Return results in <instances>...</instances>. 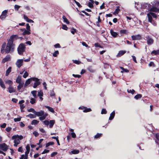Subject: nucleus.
I'll list each match as a JSON object with an SVG mask.
<instances>
[{"mask_svg": "<svg viewBox=\"0 0 159 159\" xmlns=\"http://www.w3.org/2000/svg\"><path fill=\"white\" fill-rule=\"evenodd\" d=\"M15 48V44L7 42V44L6 43L2 44L1 49V52L3 53L5 52L6 53H12L13 52Z\"/></svg>", "mask_w": 159, "mask_h": 159, "instance_id": "nucleus-1", "label": "nucleus"}, {"mask_svg": "<svg viewBox=\"0 0 159 159\" xmlns=\"http://www.w3.org/2000/svg\"><path fill=\"white\" fill-rule=\"evenodd\" d=\"M23 138V136L21 135H16L13 136L12 137V139L14 140V146L16 147L17 145L20 143V140L22 139Z\"/></svg>", "mask_w": 159, "mask_h": 159, "instance_id": "nucleus-2", "label": "nucleus"}, {"mask_svg": "<svg viewBox=\"0 0 159 159\" xmlns=\"http://www.w3.org/2000/svg\"><path fill=\"white\" fill-rule=\"evenodd\" d=\"M147 15L148 17V21L151 23L153 25L156 26V23L152 20V17H153L154 18H156L157 17L156 15L153 12H149L147 14Z\"/></svg>", "mask_w": 159, "mask_h": 159, "instance_id": "nucleus-3", "label": "nucleus"}, {"mask_svg": "<svg viewBox=\"0 0 159 159\" xmlns=\"http://www.w3.org/2000/svg\"><path fill=\"white\" fill-rule=\"evenodd\" d=\"M25 45L22 43H20L17 48L18 54L20 55H22L23 52L25 51Z\"/></svg>", "mask_w": 159, "mask_h": 159, "instance_id": "nucleus-4", "label": "nucleus"}, {"mask_svg": "<svg viewBox=\"0 0 159 159\" xmlns=\"http://www.w3.org/2000/svg\"><path fill=\"white\" fill-rule=\"evenodd\" d=\"M43 123L47 126L49 125L50 128H52L55 123V120H50L49 121L48 120H45L43 121Z\"/></svg>", "mask_w": 159, "mask_h": 159, "instance_id": "nucleus-5", "label": "nucleus"}, {"mask_svg": "<svg viewBox=\"0 0 159 159\" xmlns=\"http://www.w3.org/2000/svg\"><path fill=\"white\" fill-rule=\"evenodd\" d=\"M18 38V36L17 35H13L11 36L8 42L13 43V42Z\"/></svg>", "mask_w": 159, "mask_h": 159, "instance_id": "nucleus-6", "label": "nucleus"}, {"mask_svg": "<svg viewBox=\"0 0 159 159\" xmlns=\"http://www.w3.org/2000/svg\"><path fill=\"white\" fill-rule=\"evenodd\" d=\"M32 80L34 81L33 87L34 88H36L40 84V82L39 81V79L37 78H32Z\"/></svg>", "mask_w": 159, "mask_h": 159, "instance_id": "nucleus-7", "label": "nucleus"}, {"mask_svg": "<svg viewBox=\"0 0 159 159\" xmlns=\"http://www.w3.org/2000/svg\"><path fill=\"white\" fill-rule=\"evenodd\" d=\"M23 59H18L16 63L17 67L19 68L20 67L23 65Z\"/></svg>", "mask_w": 159, "mask_h": 159, "instance_id": "nucleus-8", "label": "nucleus"}, {"mask_svg": "<svg viewBox=\"0 0 159 159\" xmlns=\"http://www.w3.org/2000/svg\"><path fill=\"white\" fill-rule=\"evenodd\" d=\"M8 149V147L7 145L5 143L0 144V149L4 151H6Z\"/></svg>", "mask_w": 159, "mask_h": 159, "instance_id": "nucleus-9", "label": "nucleus"}, {"mask_svg": "<svg viewBox=\"0 0 159 159\" xmlns=\"http://www.w3.org/2000/svg\"><path fill=\"white\" fill-rule=\"evenodd\" d=\"M7 12V10H5L4 11H3L0 16V18L1 19H5L6 17Z\"/></svg>", "mask_w": 159, "mask_h": 159, "instance_id": "nucleus-10", "label": "nucleus"}, {"mask_svg": "<svg viewBox=\"0 0 159 159\" xmlns=\"http://www.w3.org/2000/svg\"><path fill=\"white\" fill-rule=\"evenodd\" d=\"M147 43L149 45L152 44L153 43V39L149 36L146 37Z\"/></svg>", "mask_w": 159, "mask_h": 159, "instance_id": "nucleus-11", "label": "nucleus"}, {"mask_svg": "<svg viewBox=\"0 0 159 159\" xmlns=\"http://www.w3.org/2000/svg\"><path fill=\"white\" fill-rule=\"evenodd\" d=\"M150 7L151 6L150 4L145 3L142 5L141 8L143 9H146L149 11Z\"/></svg>", "mask_w": 159, "mask_h": 159, "instance_id": "nucleus-12", "label": "nucleus"}, {"mask_svg": "<svg viewBox=\"0 0 159 159\" xmlns=\"http://www.w3.org/2000/svg\"><path fill=\"white\" fill-rule=\"evenodd\" d=\"M149 11H150V12H157L159 11V9L154 6L152 8L150 7Z\"/></svg>", "mask_w": 159, "mask_h": 159, "instance_id": "nucleus-13", "label": "nucleus"}, {"mask_svg": "<svg viewBox=\"0 0 159 159\" xmlns=\"http://www.w3.org/2000/svg\"><path fill=\"white\" fill-rule=\"evenodd\" d=\"M44 114V111H36L35 112L34 114L35 116H42Z\"/></svg>", "mask_w": 159, "mask_h": 159, "instance_id": "nucleus-14", "label": "nucleus"}, {"mask_svg": "<svg viewBox=\"0 0 159 159\" xmlns=\"http://www.w3.org/2000/svg\"><path fill=\"white\" fill-rule=\"evenodd\" d=\"M131 37L133 40H139L141 39V36L139 34L135 35H133L131 36Z\"/></svg>", "mask_w": 159, "mask_h": 159, "instance_id": "nucleus-15", "label": "nucleus"}, {"mask_svg": "<svg viewBox=\"0 0 159 159\" xmlns=\"http://www.w3.org/2000/svg\"><path fill=\"white\" fill-rule=\"evenodd\" d=\"M23 18L27 22L29 23H34V21L32 20L29 19L28 17L26 15H24L23 16Z\"/></svg>", "mask_w": 159, "mask_h": 159, "instance_id": "nucleus-16", "label": "nucleus"}, {"mask_svg": "<svg viewBox=\"0 0 159 159\" xmlns=\"http://www.w3.org/2000/svg\"><path fill=\"white\" fill-rule=\"evenodd\" d=\"M10 56L9 55H7L2 59V62L3 63H4L5 62L9 61L10 60Z\"/></svg>", "mask_w": 159, "mask_h": 159, "instance_id": "nucleus-17", "label": "nucleus"}, {"mask_svg": "<svg viewBox=\"0 0 159 159\" xmlns=\"http://www.w3.org/2000/svg\"><path fill=\"white\" fill-rule=\"evenodd\" d=\"M8 91L10 93H14L16 91V90L11 86H9L8 88Z\"/></svg>", "mask_w": 159, "mask_h": 159, "instance_id": "nucleus-18", "label": "nucleus"}, {"mask_svg": "<svg viewBox=\"0 0 159 159\" xmlns=\"http://www.w3.org/2000/svg\"><path fill=\"white\" fill-rule=\"evenodd\" d=\"M80 152V151L78 150H73L71 151L70 152H69V154H78Z\"/></svg>", "mask_w": 159, "mask_h": 159, "instance_id": "nucleus-19", "label": "nucleus"}, {"mask_svg": "<svg viewBox=\"0 0 159 159\" xmlns=\"http://www.w3.org/2000/svg\"><path fill=\"white\" fill-rule=\"evenodd\" d=\"M32 80V78L29 79L27 80L25 82V84L24 85L25 87L27 86L28 85L30 84Z\"/></svg>", "mask_w": 159, "mask_h": 159, "instance_id": "nucleus-20", "label": "nucleus"}, {"mask_svg": "<svg viewBox=\"0 0 159 159\" xmlns=\"http://www.w3.org/2000/svg\"><path fill=\"white\" fill-rule=\"evenodd\" d=\"M115 111H114L110 115V116L109 118V120H112L114 117L115 116Z\"/></svg>", "mask_w": 159, "mask_h": 159, "instance_id": "nucleus-21", "label": "nucleus"}, {"mask_svg": "<svg viewBox=\"0 0 159 159\" xmlns=\"http://www.w3.org/2000/svg\"><path fill=\"white\" fill-rule=\"evenodd\" d=\"M126 52V51H120L117 55V57H120L124 54Z\"/></svg>", "mask_w": 159, "mask_h": 159, "instance_id": "nucleus-22", "label": "nucleus"}, {"mask_svg": "<svg viewBox=\"0 0 159 159\" xmlns=\"http://www.w3.org/2000/svg\"><path fill=\"white\" fill-rule=\"evenodd\" d=\"M31 33L30 31L26 30L25 29L24 30V31L22 33V34L23 35H29Z\"/></svg>", "mask_w": 159, "mask_h": 159, "instance_id": "nucleus-23", "label": "nucleus"}, {"mask_svg": "<svg viewBox=\"0 0 159 159\" xmlns=\"http://www.w3.org/2000/svg\"><path fill=\"white\" fill-rule=\"evenodd\" d=\"M31 93L32 94L34 98H37V91L36 90H33L31 92Z\"/></svg>", "mask_w": 159, "mask_h": 159, "instance_id": "nucleus-24", "label": "nucleus"}, {"mask_svg": "<svg viewBox=\"0 0 159 159\" xmlns=\"http://www.w3.org/2000/svg\"><path fill=\"white\" fill-rule=\"evenodd\" d=\"M110 33L111 35L114 37H116L118 35L117 33L114 32L113 30H110Z\"/></svg>", "mask_w": 159, "mask_h": 159, "instance_id": "nucleus-25", "label": "nucleus"}, {"mask_svg": "<svg viewBox=\"0 0 159 159\" xmlns=\"http://www.w3.org/2000/svg\"><path fill=\"white\" fill-rule=\"evenodd\" d=\"M0 85L1 86L3 89L6 88L5 86L1 79L0 78Z\"/></svg>", "mask_w": 159, "mask_h": 159, "instance_id": "nucleus-26", "label": "nucleus"}, {"mask_svg": "<svg viewBox=\"0 0 159 159\" xmlns=\"http://www.w3.org/2000/svg\"><path fill=\"white\" fill-rule=\"evenodd\" d=\"M62 18L63 20V21L65 23H66L67 24H69L70 23L69 21L65 16H62Z\"/></svg>", "mask_w": 159, "mask_h": 159, "instance_id": "nucleus-27", "label": "nucleus"}, {"mask_svg": "<svg viewBox=\"0 0 159 159\" xmlns=\"http://www.w3.org/2000/svg\"><path fill=\"white\" fill-rule=\"evenodd\" d=\"M45 107L47 108L50 111L53 113L54 112V111L52 107L48 106H45Z\"/></svg>", "mask_w": 159, "mask_h": 159, "instance_id": "nucleus-28", "label": "nucleus"}, {"mask_svg": "<svg viewBox=\"0 0 159 159\" xmlns=\"http://www.w3.org/2000/svg\"><path fill=\"white\" fill-rule=\"evenodd\" d=\"M21 76L20 75H19L18 76L16 80V82L18 84L21 83Z\"/></svg>", "mask_w": 159, "mask_h": 159, "instance_id": "nucleus-29", "label": "nucleus"}, {"mask_svg": "<svg viewBox=\"0 0 159 159\" xmlns=\"http://www.w3.org/2000/svg\"><path fill=\"white\" fill-rule=\"evenodd\" d=\"M48 114H44L42 116H41L39 117V119L40 120H44L46 117L47 116Z\"/></svg>", "mask_w": 159, "mask_h": 159, "instance_id": "nucleus-30", "label": "nucleus"}, {"mask_svg": "<svg viewBox=\"0 0 159 159\" xmlns=\"http://www.w3.org/2000/svg\"><path fill=\"white\" fill-rule=\"evenodd\" d=\"M35 98H31L30 100V102L32 104H34L36 102V100L35 99Z\"/></svg>", "mask_w": 159, "mask_h": 159, "instance_id": "nucleus-31", "label": "nucleus"}, {"mask_svg": "<svg viewBox=\"0 0 159 159\" xmlns=\"http://www.w3.org/2000/svg\"><path fill=\"white\" fill-rule=\"evenodd\" d=\"M11 67H9L6 71V76H7L9 74L11 71Z\"/></svg>", "mask_w": 159, "mask_h": 159, "instance_id": "nucleus-32", "label": "nucleus"}, {"mask_svg": "<svg viewBox=\"0 0 159 159\" xmlns=\"http://www.w3.org/2000/svg\"><path fill=\"white\" fill-rule=\"evenodd\" d=\"M92 111L91 109L90 108H88L86 107H84V109L83 110L84 112H87L91 111Z\"/></svg>", "mask_w": 159, "mask_h": 159, "instance_id": "nucleus-33", "label": "nucleus"}, {"mask_svg": "<svg viewBox=\"0 0 159 159\" xmlns=\"http://www.w3.org/2000/svg\"><path fill=\"white\" fill-rule=\"evenodd\" d=\"M39 121L36 120H34L32 121L31 124L32 125H35L38 124Z\"/></svg>", "mask_w": 159, "mask_h": 159, "instance_id": "nucleus-34", "label": "nucleus"}, {"mask_svg": "<svg viewBox=\"0 0 159 159\" xmlns=\"http://www.w3.org/2000/svg\"><path fill=\"white\" fill-rule=\"evenodd\" d=\"M120 11V8L119 7H117L115 11L114 12V14L116 15L117 14L119 11Z\"/></svg>", "mask_w": 159, "mask_h": 159, "instance_id": "nucleus-35", "label": "nucleus"}, {"mask_svg": "<svg viewBox=\"0 0 159 159\" xmlns=\"http://www.w3.org/2000/svg\"><path fill=\"white\" fill-rule=\"evenodd\" d=\"M23 86V83H19V85L17 86V90L19 91H20V89Z\"/></svg>", "mask_w": 159, "mask_h": 159, "instance_id": "nucleus-36", "label": "nucleus"}, {"mask_svg": "<svg viewBox=\"0 0 159 159\" xmlns=\"http://www.w3.org/2000/svg\"><path fill=\"white\" fill-rule=\"evenodd\" d=\"M151 53L152 54H154L155 55L159 54V50H154L151 52Z\"/></svg>", "mask_w": 159, "mask_h": 159, "instance_id": "nucleus-37", "label": "nucleus"}, {"mask_svg": "<svg viewBox=\"0 0 159 159\" xmlns=\"http://www.w3.org/2000/svg\"><path fill=\"white\" fill-rule=\"evenodd\" d=\"M6 83L9 85V86H11L13 84V82L12 81L10 80H7L6 81Z\"/></svg>", "mask_w": 159, "mask_h": 159, "instance_id": "nucleus-38", "label": "nucleus"}, {"mask_svg": "<svg viewBox=\"0 0 159 159\" xmlns=\"http://www.w3.org/2000/svg\"><path fill=\"white\" fill-rule=\"evenodd\" d=\"M59 54V52L58 51H55V52L53 53L52 55L54 57H57Z\"/></svg>", "mask_w": 159, "mask_h": 159, "instance_id": "nucleus-39", "label": "nucleus"}, {"mask_svg": "<svg viewBox=\"0 0 159 159\" xmlns=\"http://www.w3.org/2000/svg\"><path fill=\"white\" fill-rule=\"evenodd\" d=\"M142 97V95L141 94H138L136 96H135L134 98L136 99H139L140 98Z\"/></svg>", "mask_w": 159, "mask_h": 159, "instance_id": "nucleus-40", "label": "nucleus"}, {"mask_svg": "<svg viewBox=\"0 0 159 159\" xmlns=\"http://www.w3.org/2000/svg\"><path fill=\"white\" fill-rule=\"evenodd\" d=\"M27 116L30 118H35L36 117L35 115H34L32 114H29Z\"/></svg>", "mask_w": 159, "mask_h": 159, "instance_id": "nucleus-41", "label": "nucleus"}, {"mask_svg": "<svg viewBox=\"0 0 159 159\" xmlns=\"http://www.w3.org/2000/svg\"><path fill=\"white\" fill-rule=\"evenodd\" d=\"M38 96H43V93L41 90H39L38 91Z\"/></svg>", "mask_w": 159, "mask_h": 159, "instance_id": "nucleus-42", "label": "nucleus"}, {"mask_svg": "<svg viewBox=\"0 0 159 159\" xmlns=\"http://www.w3.org/2000/svg\"><path fill=\"white\" fill-rule=\"evenodd\" d=\"M127 91L128 93H131L132 94H134V93L135 92V91L133 89H128Z\"/></svg>", "mask_w": 159, "mask_h": 159, "instance_id": "nucleus-43", "label": "nucleus"}, {"mask_svg": "<svg viewBox=\"0 0 159 159\" xmlns=\"http://www.w3.org/2000/svg\"><path fill=\"white\" fill-rule=\"evenodd\" d=\"M72 61L74 63L76 64L79 65L81 63V62L79 60H73Z\"/></svg>", "mask_w": 159, "mask_h": 159, "instance_id": "nucleus-44", "label": "nucleus"}, {"mask_svg": "<svg viewBox=\"0 0 159 159\" xmlns=\"http://www.w3.org/2000/svg\"><path fill=\"white\" fill-rule=\"evenodd\" d=\"M20 107L21 112H23V109L25 107L24 105V104L20 105Z\"/></svg>", "mask_w": 159, "mask_h": 159, "instance_id": "nucleus-45", "label": "nucleus"}, {"mask_svg": "<svg viewBox=\"0 0 159 159\" xmlns=\"http://www.w3.org/2000/svg\"><path fill=\"white\" fill-rule=\"evenodd\" d=\"M102 135V134L98 133L95 136L94 138L96 139H97L101 137Z\"/></svg>", "mask_w": 159, "mask_h": 159, "instance_id": "nucleus-46", "label": "nucleus"}, {"mask_svg": "<svg viewBox=\"0 0 159 159\" xmlns=\"http://www.w3.org/2000/svg\"><path fill=\"white\" fill-rule=\"evenodd\" d=\"M29 75V74L27 72L25 71L24 74V75L23 76V77L24 78H27Z\"/></svg>", "mask_w": 159, "mask_h": 159, "instance_id": "nucleus-47", "label": "nucleus"}, {"mask_svg": "<svg viewBox=\"0 0 159 159\" xmlns=\"http://www.w3.org/2000/svg\"><path fill=\"white\" fill-rule=\"evenodd\" d=\"M76 31V29L74 28H72L71 30V32L73 34H74Z\"/></svg>", "mask_w": 159, "mask_h": 159, "instance_id": "nucleus-48", "label": "nucleus"}, {"mask_svg": "<svg viewBox=\"0 0 159 159\" xmlns=\"http://www.w3.org/2000/svg\"><path fill=\"white\" fill-rule=\"evenodd\" d=\"M21 117H19L17 118H15L14 119V121L15 122L20 121L21 120Z\"/></svg>", "mask_w": 159, "mask_h": 159, "instance_id": "nucleus-49", "label": "nucleus"}, {"mask_svg": "<svg viewBox=\"0 0 159 159\" xmlns=\"http://www.w3.org/2000/svg\"><path fill=\"white\" fill-rule=\"evenodd\" d=\"M26 30H27L30 32V26L29 24L27 23L26 24Z\"/></svg>", "mask_w": 159, "mask_h": 159, "instance_id": "nucleus-50", "label": "nucleus"}, {"mask_svg": "<svg viewBox=\"0 0 159 159\" xmlns=\"http://www.w3.org/2000/svg\"><path fill=\"white\" fill-rule=\"evenodd\" d=\"M53 144H54V143L53 142H49L46 144V147L47 148V147H49L50 145H53Z\"/></svg>", "mask_w": 159, "mask_h": 159, "instance_id": "nucleus-51", "label": "nucleus"}, {"mask_svg": "<svg viewBox=\"0 0 159 159\" xmlns=\"http://www.w3.org/2000/svg\"><path fill=\"white\" fill-rule=\"evenodd\" d=\"M28 111L29 112H33L34 114L35 113V111L34 110V109L32 108H31L28 110Z\"/></svg>", "mask_w": 159, "mask_h": 159, "instance_id": "nucleus-52", "label": "nucleus"}, {"mask_svg": "<svg viewBox=\"0 0 159 159\" xmlns=\"http://www.w3.org/2000/svg\"><path fill=\"white\" fill-rule=\"evenodd\" d=\"M62 29L63 30H67L68 28L66 25H62Z\"/></svg>", "mask_w": 159, "mask_h": 159, "instance_id": "nucleus-53", "label": "nucleus"}, {"mask_svg": "<svg viewBox=\"0 0 159 159\" xmlns=\"http://www.w3.org/2000/svg\"><path fill=\"white\" fill-rule=\"evenodd\" d=\"M127 31L125 30H120V34H126Z\"/></svg>", "mask_w": 159, "mask_h": 159, "instance_id": "nucleus-54", "label": "nucleus"}, {"mask_svg": "<svg viewBox=\"0 0 159 159\" xmlns=\"http://www.w3.org/2000/svg\"><path fill=\"white\" fill-rule=\"evenodd\" d=\"M107 113V111L105 109H102L101 111V113L102 114H106Z\"/></svg>", "mask_w": 159, "mask_h": 159, "instance_id": "nucleus-55", "label": "nucleus"}, {"mask_svg": "<svg viewBox=\"0 0 159 159\" xmlns=\"http://www.w3.org/2000/svg\"><path fill=\"white\" fill-rule=\"evenodd\" d=\"M120 68L122 70L126 72H128L129 71L128 70L126 69H124L122 67H120Z\"/></svg>", "mask_w": 159, "mask_h": 159, "instance_id": "nucleus-56", "label": "nucleus"}, {"mask_svg": "<svg viewBox=\"0 0 159 159\" xmlns=\"http://www.w3.org/2000/svg\"><path fill=\"white\" fill-rule=\"evenodd\" d=\"M54 47L56 48H60L61 47L59 43H57L54 45Z\"/></svg>", "mask_w": 159, "mask_h": 159, "instance_id": "nucleus-57", "label": "nucleus"}, {"mask_svg": "<svg viewBox=\"0 0 159 159\" xmlns=\"http://www.w3.org/2000/svg\"><path fill=\"white\" fill-rule=\"evenodd\" d=\"M51 97H54L55 96V94L53 91H51L50 94Z\"/></svg>", "mask_w": 159, "mask_h": 159, "instance_id": "nucleus-58", "label": "nucleus"}, {"mask_svg": "<svg viewBox=\"0 0 159 159\" xmlns=\"http://www.w3.org/2000/svg\"><path fill=\"white\" fill-rule=\"evenodd\" d=\"M71 136H72V138H76V135L75 134L74 132H72L71 133Z\"/></svg>", "mask_w": 159, "mask_h": 159, "instance_id": "nucleus-59", "label": "nucleus"}, {"mask_svg": "<svg viewBox=\"0 0 159 159\" xmlns=\"http://www.w3.org/2000/svg\"><path fill=\"white\" fill-rule=\"evenodd\" d=\"M20 7V6L17 5H15V6H14L15 9L16 11L18 10L19 9V8Z\"/></svg>", "mask_w": 159, "mask_h": 159, "instance_id": "nucleus-60", "label": "nucleus"}, {"mask_svg": "<svg viewBox=\"0 0 159 159\" xmlns=\"http://www.w3.org/2000/svg\"><path fill=\"white\" fill-rule=\"evenodd\" d=\"M33 134L36 137L39 135V134L36 131H34L33 133Z\"/></svg>", "mask_w": 159, "mask_h": 159, "instance_id": "nucleus-61", "label": "nucleus"}, {"mask_svg": "<svg viewBox=\"0 0 159 159\" xmlns=\"http://www.w3.org/2000/svg\"><path fill=\"white\" fill-rule=\"evenodd\" d=\"M6 124L5 123H4L2 124L1 125L0 127L1 128H4L6 127Z\"/></svg>", "mask_w": 159, "mask_h": 159, "instance_id": "nucleus-62", "label": "nucleus"}, {"mask_svg": "<svg viewBox=\"0 0 159 159\" xmlns=\"http://www.w3.org/2000/svg\"><path fill=\"white\" fill-rule=\"evenodd\" d=\"M57 153V152H54L53 153H52L51 154V157H52L54 156H55L56 155Z\"/></svg>", "mask_w": 159, "mask_h": 159, "instance_id": "nucleus-63", "label": "nucleus"}, {"mask_svg": "<svg viewBox=\"0 0 159 159\" xmlns=\"http://www.w3.org/2000/svg\"><path fill=\"white\" fill-rule=\"evenodd\" d=\"M49 150L46 149H45L43 151V152H42V154H45L46 153H47L49 152Z\"/></svg>", "mask_w": 159, "mask_h": 159, "instance_id": "nucleus-64", "label": "nucleus"}]
</instances>
